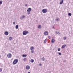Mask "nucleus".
<instances>
[{
  "label": "nucleus",
  "mask_w": 73,
  "mask_h": 73,
  "mask_svg": "<svg viewBox=\"0 0 73 73\" xmlns=\"http://www.w3.org/2000/svg\"><path fill=\"white\" fill-rule=\"evenodd\" d=\"M18 62H19V60L17 59H15L14 60L13 64V65H15V64H16Z\"/></svg>",
  "instance_id": "obj_1"
},
{
  "label": "nucleus",
  "mask_w": 73,
  "mask_h": 73,
  "mask_svg": "<svg viewBox=\"0 0 73 73\" xmlns=\"http://www.w3.org/2000/svg\"><path fill=\"white\" fill-rule=\"evenodd\" d=\"M32 11V9L31 8H29L27 10V14L28 15H29V14H30V12H31V11Z\"/></svg>",
  "instance_id": "obj_2"
},
{
  "label": "nucleus",
  "mask_w": 73,
  "mask_h": 73,
  "mask_svg": "<svg viewBox=\"0 0 73 73\" xmlns=\"http://www.w3.org/2000/svg\"><path fill=\"white\" fill-rule=\"evenodd\" d=\"M29 32L28 31H24L23 32V35H27V34Z\"/></svg>",
  "instance_id": "obj_3"
},
{
  "label": "nucleus",
  "mask_w": 73,
  "mask_h": 73,
  "mask_svg": "<svg viewBox=\"0 0 73 73\" xmlns=\"http://www.w3.org/2000/svg\"><path fill=\"white\" fill-rule=\"evenodd\" d=\"M48 11V10L46 9H43L42 10V12L43 13H46Z\"/></svg>",
  "instance_id": "obj_4"
},
{
  "label": "nucleus",
  "mask_w": 73,
  "mask_h": 73,
  "mask_svg": "<svg viewBox=\"0 0 73 73\" xmlns=\"http://www.w3.org/2000/svg\"><path fill=\"white\" fill-rule=\"evenodd\" d=\"M44 36H47L48 35V32L47 31H45L44 33Z\"/></svg>",
  "instance_id": "obj_5"
},
{
  "label": "nucleus",
  "mask_w": 73,
  "mask_h": 73,
  "mask_svg": "<svg viewBox=\"0 0 73 73\" xmlns=\"http://www.w3.org/2000/svg\"><path fill=\"white\" fill-rule=\"evenodd\" d=\"M7 56L8 58H11V57H12V54H7Z\"/></svg>",
  "instance_id": "obj_6"
},
{
  "label": "nucleus",
  "mask_w": 73,
  "mask_h": 73,
  "mask_svg": "<svg viewBox=\"0 0 73 73\" xmlns=\"http://www.w3.org/2000/svg\"><path fill=\"white\" fill-rule=\"evenodd\" d=\"M30 50H35V47L33 46L31 47L30 48Z\"/></svg>",
  "instance_id": "obj_7"
},
{
  "label": "nucleus",
  "mask_w": 73,
  "mask_h": 73,
  "mask_svg": "<svg viewBox=\"0 0 73 73\" xmlns=\"http://www.w3.org/2000/svg\"><path fill=\"white\" fill-rule=\"evenodd\" d=\"M9 34V33H8V32L7 31H5V35H6V36H8Z\"/></svg>",
  "instance_id": "obj_8"
},
{
  "label": "nucleus",
  "mask_w": 73,
  "mask_h": 73,
  "mask_svg": "<svg viewBox=\"0 0 73 73\" xmlns=\"http://www.w3.org/2000/svg\"><path fill=\"white\" fill-rule=\"evenodd\" d=\"M26 68L27 70H29L30 69V66H27L26 67Z\"/></svg>",
  "instance_id": "obj_9"
},
{
  "label": "nucleus",
  "mask_w": 73,
  "mask_h": 73,
  "mask_svg": "<svg viewBox=\"0 0 73 73\" xmlns=\"http://www.w3.org/2000/svg\"><path fill=\"white\" fill-rule=\"evenodd\" d=\"M25 18V15H23V16L22 17H20V19L21 20H23V19Z\"/></svg>",
  "instance_id": "obj_10"
},
{
  "label": "nucleus",
  "mask_w": 73,
  "mask_h": 73,
  "mask_svg": "<svg viewBox=\"0 0 73 73\" xmlns=\"http://www.w3.org/2000/svg\"><path fill=\"white\" fill-rule=\"evenodd\" d=\"M55 33L56 34H57V35H58L59 36H60V35L61 34V33H60L59 32H57V31L55 32Z\"/></svg>",
  "instance_id": "obj_11"
},
{
  "label": "nucleus",
  "mask_w": 73,
  "mask_h": 73,
  "mask_svg": "<svg viewBox=\"0 0 73 73\" xmlns=\"http://www.w3.org/2000/svg\"><path fill=\"white\" fill-rule=\"evenodd\" d=\"M55 41V40H54V39H52L51 40V42L52 43H54V42Z\"/></svg>",
  "instance_id": "obj_12"
},
{
  "label": "nucleus",
  "mask_w": 73,
  "mask_h": 73,
  "mask_svg": "<svg viewBox=\"0 0 73 73\" xmlns=\"http://www.w3.org/2000/svg\"><path fill=\"white\" fill-rule=\"evenodd\" d=\"M64 2V0H62L60 2V4H62L63 2Z\"/></svg>",
  "instance_id": "obj_13"
},
{
  "label": "nucleus",
  "mask_w": 73,
  "mask_h": 73,
  "mask_svg": "<svg viewBox=\"0 0 73 73\" xmlns=\"http://www.w3.org/2000/svg\"><path fill=\"white\" fill-rule=\"evenodd\" d=\"M66 46V44H64L62 46V49H64Z\"/></svg>",
  "instance_id": "obj_14"
},
{
  "label": "nucleus",
  "mask_w": 73,
  "mask_h": 73,
  "mask_svg": "<svg viewBox=\"0 0 73 73\" xmlns=\"http://www.w3.org/2000/svg\"><path fill=\"white\" fill-rule=\"evenodd\" d=\"M42 61H45V58L44 57H43L42 58H41Z\"/></svg>",
  "instance_id": "obj_15"
},
{
  "label": "nucleus",
  "mask_w": 73,
  "mask_h": 73,
  "mask_svg": "<svg viewBox=\"0 0 73 73\" xmlns=\"http://www.w3.org/2000/svg\"><path fill=\"white\" fill-rule=\"evenodd\" d=\"M30 62H34V60H33V59H32L31 60Z\"/></svg>",
  "instance_id": "obj_16"
},
{
  "label": "nucleus",
  "mask_w": 73,
  "mask_h": 73,
  "mask_svg": "<svg viewBox=\"0 0 73 73\" xmlns=\"http://www.w3.org/2000/svg\"><path fill=\"white\" fill-rule=\"evenodd\" d=\"M38 28H39V29H41V25H38Z\"/></svg>",
  "instance_id": "obj_17"
},
{
  "label": "nucleus",
  "mask_w": 73,
  "mask_h": 73,
  "mask_svg": "<svg viewBox=\"0 0 73 73\" xmlns=\"http://www.w3.org/2000/svg\"><path fill=\"white\" fill-rule=\"evenodd\" d=\"M68 15L69 16H72V14L70 13H68Z\"/></svg>",
  "instance_id": "obj_18"
},
{
  "label": "nucleus",
  "mask_w": 73,
  "mask_h": 73,
  "mask_svg": "<svg viewBox=\"0 0 73 73\" xmlns=\"http://www.w3.org/2000/svg\"><path fill=\"white\" fill-rule=\"evenodd\" d=\"M18 28H19V26L18 25H16L15 26V28L16 29H18Z\"/></svg>",
  "instance_id": "obj_19"
},
{
  "label": "nucleus",
  "mask_w": 73,
  "mask_h": 73,
  "mask_svg": "<svg viewBox=\"0 0 73 73\" xmlns=\"http://www.w3.org/2000/svg\"><path fill=\"white\" fill-rule=\"evenodd\" d=\"M12 37H10L9 38V40H11L12 39Z\"/></svg>",
  "instance_id": "obj_20"
},
{
  "label": "nucleus",
  "mask_w": 73,
  "mask_h": 73,
  "mask_svg": "<svg viewBox=\"0 0 73 73\" xmlns=\"http://www.w3.org/2000/svg\"><path fill=\"white\" fill-rule=\"evenodd\" d=\"M56 21H60V19L58 18L56 19Z\"/></svg>",
  "instance_id": "obj_21"
},
{
  "label": "nucleus",
  "mask_w": 73,
  "mask_h": 73,
  "mask_svg": "<svg viewBox=\"0 0 73 73\" xmlns=\"http://www.w3.org/2000/svg\"><path fill=\"white\" fill-rule=\"evenodd\" d=\"M22 56H23V57H27V54H23L22 55Z\"/></svg>",
  "instance_id": "obj_22"
},
{
  "label": "nucleus",
  "mask_w": 73,
  "mask_h": 73,
  "mask_svg": "<svg viewBox=\"0 0 73 73\" xmlns=\"http://www.w3.org/2000/svg\"><path fill=\"white\" fill-rule=\"evenodd\" d=\"M46 41H47V38H46L44 40V43H46Z\"/></svg>",
  "instance_id": "obj_23"
},
{
  "label": "nucleus",
  "mask_w": 73,
  "mask_h": 73,
  "mask_svg": "<svg viewBox=\"0 0 73 73\" xmlns=\"http://www.w3.org/2000/svg\"><path fill=\"white\" fill-rule=\"evenodd\" d=\"M27 60V58H24L23 59V61H26Z\"/></svg>",
  "instance_id": "obj_24"
},
{
  "label": "nucleus",
  "mask_w": 73,
  "mask_h": 73,
  "mask_svg": "<svg viewBox=\"0 0 73 73\" xmlns=\"http://www.w3.org/2000/svg\"><path fill=\"white\" fill-rule=\"evenodd\" d=\"M3 3V2L2 1H0V5L1 4H2V3Z\"/></svg>",
  "instance_id": "obj_25"
},
{
  "label": "nucleus",
  "mask_w": 73,
  "mask_h": 73,
  "mask_svg": "<svg viewBox=\"0 0 73 73\" xmlns=\"http://www.w3.org/2000/svg\"><path fill=\"white\" fill-rule=\"evenodd\" d=\"M63 39L64 40H66V37H64L63 38Z\"/></svg>",
  "instance_id": "obj_26"
},
{
  "label": "nucleus",
  "mask_w": 73,
  "mask_h": 73,
  "mask_svg": "<svg viewBox=\"0 0 73 73\" xmlns=\"http://www.w3.org/2000/svg\"><path fill=\"white\" fill-rule=\"evenodd\" d=\"M31 53H33L35 52L34 51V50H31Z\"/></svg>",
  "instance_id": "obj_27"
},
{
  "label": "nucleus",
  "mask_w": 73,
  "mask_h": 73,
  "mask_svg": "<svg viewBox=\"0 0 73 73\" xmlns=\"http://www.w3.org/2000/svg\"><path fill=\"white\" fill-rule=\"evenodd\" d=\"M60 50H61V48H59L58 49V51H60Z\"/></svg>",
  "instance_id": "obj_28"
},
{
  "label": "nucleus",
  "mask_w": 73,
  "mask_h": 73,
  "mask_svg": "<svg viewBox=\"0 0 73 73\" xmlns=\"http://www.w3.org/2000/svg\"><path fill=\"white\" fill-rule=\"evenodd\" d=\"M2 68H0V72H2Z\"/></svg>",
  "instance_id": "obj_29"
},
{
  "label": "nucleus",
  "mask_w": 73,
  "mask_h": 73,
  "mask_svg": "<svg viewBox=\"0 0 73 73\" xmlns=\"http://www.w3.org/2000/svg\"><path fill=\"white\" fill-rule=\"evenodd\" d=\"M0 65H1V67L2 68V67H3V64L0 63Z\"/></svg>",
  "instance_id": "obj_30"
},
{
  "label": "nucleus",
  "mask_w": 73,
  "mask_h": 73,
  "mask_svg": "<svg viewBox=\"0 0 73 73\" xmlns=\"http://www.w3.org/2000/svg\"><path fill=\"white\" fill-rule=\"evenodd\" d=\"M58 54H59V55H61V53L58 52Z\"/></svg>",
  "instance_id": "obj_31"
},
{
  "label": "nucleus",
  "mask_w": 73,
  "mask_h": 73,
  "mask_svg": "<svg viewBox=\"0 0 73 73\" xmlns=\"http://www.w3.org/2000/svg\"><path fill=\"white\" fill-rule=\"evenodd\" d=\"M48 38H49V39H50V36H48Z\"/></svg>",
  "instance_id": "obj_32"
},
{
  "label": "nucleus",
  "mask_w": 73,
  "mask_h": 73,
  "mask_svg": "<svg viewBox=\"0 0 73 73\" xmlns=\"http://www.w3.org/2000/svg\"><path fill=\"white\" fill-rule=\"evenodd\" d=\"M63 62H66V60H64Z\"/></svg>",
  "instance_id": "obj_33"
},
{
  "label": "nucleus",
  "mask_w": 73,
  "mask_h": 73,
  "mask_svg": "<svg viewBox=\"0 0 73 73\" xmlns=\"http://www.w3.org/2000/svg\"><path fill=\"white\" fill-rule=\"evenodd\" d=\"M25 7H27V4H26L25 5Z\"/></svg>",
  "instance_id": "obj_34"
},
{
  "label": "nucleus",
  "mask_w": 73,
  "mask_h": 73,
  "mask_svg": "<svg viewBox=\"0 0 73 73\" xmlns=\"http://www.w3.org/2000/svg\"><path fill=\"white\" fill-rule=\"evenodd\" d=\"M39 66H41V64H39Z\"/></svg>",
  "instance_id": "obj_35"
},
{
  "label": "nucleus",
  "mask_w": 73,
  "mask_h": 73,
  "mask_svg": "<svg viewBox=\"0 0 73 73\" xmlns=\"http://www.w3.org/2000/svg\"><path fill=\"white\" fill-rule=\"evenodd\" d=\"M13 24H15V22H14L13 23Z\"/></svg>",
  "instance_id": "obj_36"
},
{
  "label": "nucleus",
  "mask_w": 73,
  "mask_h": 73,
  "mask_svg": "<svg viewBox=\"0 0 73 73\" xmlns=\"http://www.w3.org/2000/svg\"><path fill=\"white\" fill-rule=\"evenodd\" d=\"M53 28H54V27H53Z\"/></svg>",
  "instance_id": "obj_37"
},
{
  "label": "nucleus",
  "mask_w": 73,
  "mask_h": 73,
  "mask_svg": "<svg viewBox=\"0 0 73 73\" xmlns=\"http://www.w3.org/2000/svg\"><path fill=\"white\" fill-rule=\"evenodd\" d=\"M1 23V21H0V23Z\"/></svg>",
  "instance_id": "obj_38"
}]
</instances>
